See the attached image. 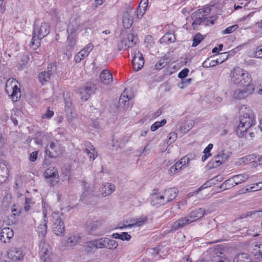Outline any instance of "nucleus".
<instances>
[{
    "mask_svg": "<svg viewBox=\"0 0 262 262\" xmlns=\"http://www.w3.org/2000/svg\"><path fill=\"white\" fill-rule=\"evenodd\" d=\"M72 166L68 165L62 169V174L65 177V179H67L68 181L70 179L71 175Z\"/></svg>",
    "mask_w": 262,
    "mask_h": 262,
    "instance_id": "42",
    "label": "nucleus"
},
{
    "mask_svg": "<svg viewBox=\"0 0 262 262\" xmlns=\"http://www.w3.org/2000/svg\"><path fill=\"white\" fill-rule=\"evenodd\" d=\"M93 48V46L92 43H89L86 47L84 48L75 57V60L76 62H79L82 59L86 57L91 51Z\"/></svg>",
    "mask_w": 262,
    "mask_h": 262,
    "instance_id": "19",
    "label": "nucleus"
},
{
    "mask_svg": "<svg viewBox=\"0 0 262 262\" xmlns=\"http://www.w3.org/2000/svg\"><path fill=\"white\" fill-rule=\"evenodd\" d=\"M233 262H251L247 256V254L243 253L235 255L233 259Z\"/></svg>",
    "mask_w": 262,
    "mask_h": 262,
    "instance_id": "36",
    "label": "nucleus"
},
{
    "mask_svg": "<svg viewBox=\"0 0 262 262\" xmlns=\"http://www.w3.org/2000/svg\"><path fill=\"white\" fill-rule=\"evenodd\" d=\"M191 18L193 20L192 24V26L193 29H195V26L198 25H205L208 26L209 24V20L207 19V17L205 16V15L201 13L200 10H196L193 12L191 15Z\"/></svg>",
    "mask_w": 262,
    "mask_h": 262,
    "instance_id": "11",
    "label": "nucleus"
},
{
    "mask_svg": "<svg viewBox=\"0 0 262 262\" xmlns=\"http://www.w3.org/2000/svg\"><path fill=\"white\" fill-rule=\"evenodd\" d=\"M8 256L12 260H21L23 259L24 255L17 248H14L8 253Z\"/></svg>",
    "mask_w": 262,
    "mask_h": 262,
    "instance_id": "26",
    "label": "nucleus"
},
{
    "mask_svg": "<svg viewBox=\"0 0 262 262\" xmlns=\"http://www.w3.org/2000/svg\"><path fill=\"white\" fill-rule=\"evenodd\" d=\"M13 235L14 233L11 229L10 228H4L0 232V240L4 243H6L7 242L5 239V237H6L8 239V242H9Z\"/></svg>",
    "mask_w": 262,
    "mask_h": 262,
    "instance_id": "22",
    "label": "nucleus"
},
{
    "mask_svg": "<svg viewBox=\"0 0 262 262\" xmlns=\"http://www.w3.org/2000/svg\"><path fill=\"white\" fill-rule=\"evenodd\" d=\"M198 10H200L201 13L203 14V15H205V16L207 17V16L210 14L211 12L210 8L205 6L201 9H199Z\"/></svg>",
    "mask_w": 262,
    "mask_h": 262,
    "instance_id": "54",
    "label": "nucleus"
},
{
    "mask_svg": "<svg viewBox=\"0 0 262 262\" xmlns=\"http://www.w3.org/2000/svg\"><path fill=\"white\" fill-rule=\"evenodd\" d=\"M255 57L262 58V46L256 48V51L255 52Z\"/></svg>",
    "mask_w": 262,
    "mask_h": 262,
    "instance_id": "59",
    "label": "nucleus"
},
{
    "mask_svg": "<svg viewBox=\"0 0 262 262\" xmlns=\"http://www.w3.org/2000/svg\"><path fill=\"white\" fill-rule=\"evenodd\" d=\"M169 58L166 56L162 57L155 64V69L157 70H160L164 68L169 62Z\"/></svg>",
    "mask_w": 262,
    "mask_h": 262,
    "instance_id": "33",
    "label": "nucleus"
},
{
    "mask_svg": "<svg viewBox=\"0 0 262 262\" xmlns=\"http://www.w3.org/2000/svg\"><path fill=\"white\" fill-rule=\"evenodd\" d=\"M148 0H141L139 6H141V8L143 9L146 10L148 6Z\"/></svg>",
    "mask_w": 262,
    "mask_h": 262,
    "instance_id": "63",
    "label": "nucleus"
},
{
    "mask_svg": "<svg viewBox=\"0 0 262 262\" xmlns=\"http://www.w3.org/2000/svg\"><path fill=\"white\" fill-rule=\"evenodd\" d=\"M96 88L95 85L86 86L84 88H82L80 90L79 95L81 99L83 100L86 101L90 96L94 93Z\"/></svg>",
    "mask_w": 262,
    "mask_h": 262,
    "instance_id": "17",
    "label": "nucleus"
},
{
    "mask_svg": "<svg viewBox=\"0 0 262 262\" xmlns=\"http://www.w3.org/2000/svg\"><path fill=\"white\" fill-rule=\"evenodd\" d=\"M38 151L31 152L29 155V160L31 162H35L37 159Z\"/></svg>",
    "mask_w": 262,
    "mask_h": 262,
    "instance_id": "58",
    "label": "nucleus"
},
{
    "mask_svg": "<svg viewBox=\"0 0 262 262\" xmlns=\"http://www.w3.org/2000/svg\"><path fill=\"white\" fill-rule=\"evenodd\" d=\"M235 185H238L245 182L249 178L248 175L246 174H240L232 176Z\"/></svg>",
    "mask_w": 262,
    "mask_h": 262,
    "instance_id": "31",
    "label": "nucleus"
},
{
    "mask_svg": "<svg viewBox=\"0 0 262 262\" xmlns=\"http://www.w3.org/2000/svg\"><path fill=\"white\" fill-rule=\"evenodd\" d=\"M63 147L57 142H49L46 147V154L50 158H58L63 154Z\"/></svg>",
    "mask_w": 262,
    "mask_h": 262,
    "instance_id": "5",
    "label": "nucleus"
},
{
    "mask_svg": "<svg viewBox=\"0 0 262 262\" xmlns=\"http://www.w3.org/2000/svg\"><path fill=\"white\" fill-rule=\"evenodd\" d=\"M238 26L237 25H234L232 26L229 27L224 30H223L222 31V33L223 34L231 33L235 31L238 28Z\"/></svg>",
    "mask_w": 262,
    "mask_h": 262,
    "instance_id": "49",
    "label": "nucleus"
},
{
    "mask_svg": "<svg viewBox=\"0 0 262 262\" xmlns=\"http://www.w3.org/2000/svg\"><path fill=\"white\" fill-rule=\"evenodd\" d=\"M98 226V222H93L91 223L87 227V230L89 232H92L95 230Z\"/></svg>",
    "mask_w": 262,
    "mask_h": 262,
    "instance_id": "51",
    "label": "nucleus"
},
{
    "mask_svg": "<svg viewBox=\"0 0 262 262\" xmlns=\"http://www.w3.org/2000/svg\"><path fill=\"white\" fill-rule=\"evenodd\" d=\"M260 214H262V211L260 210H254L252 211H249L242 214L239 219H243L247 217H250L252 219H257L260 215Z\"/></svg>",
    "mask_w": 262,
    "mask_h": 262,
    "instance_id": "27",
    "label": "nucleus"
},
{
    "mask_svg": "<svg viewBox=\"0 0 262 262\" xmlns=\"http://www.w3.org/2000/svg\"><path fill=\"white\" fill-rule=\"evenodd\" d=\"M133 23V17L128 12H126L123 17L122 24L126 29L129 28Z\"/></svg>",
    "mask_w": 262,
    "mask_h": 262,
    "instance_id": "28",
    "label": "nucleus"
},
{
    "mask_svg": "<svg viewBox=\"0 0 262 262\" xmlns=\"http://www.w3.org/2000/svg\"><path fill=\"white\" fill-rule=\"evenodd\" d=\"M94 243L96 249H102L103 248H106V247L105 237L95 239L94 240Z\"/></svg>",
    "mask_w": 262,
    "mask_h": 262,
    "instance_id": "38",
    "label": "nucleus"
},
{
    "mask_svg": "<svg viewBox=\"0 0 262 262\" xmlns=\"http://www.w3.org/2000/svg\"><path fill=\"white\" fill-rule=\"evenodd\" d=\"M223 61L224 60H219V58H217L216 60H210V64L211 65V67H213L217 64L222 63Z\"/></svg>",
    "mask_w": 262,
    "mask_h": 262,
    "instance_id": "62",
    "label": "nucleus"
},
{
    "mask_svg": "<svg viewBox=\"0 0 262 262\" xmlns=\"http://www.w3.org/2000/svg\"><path fill=\"white\" fill-rule=\"evenodd\" d=\"M49 32L50 26L47 23L45 22L39 23L38 21L35 20L30 45L31 46L35 45L36 47H38V44H39V40L46 36Z\"/></svg>",
    "mask_w": 262,
    "mask_h": 262,
    "instance_id": "2",
    "label": "nucleus"
},
{
    "mask_svg": "<svg viewBox=\"0 0 262 262\" xmlns=\"http://www.w3.org/2000/svg\"><path fill=\"white\" fill-rule=\"evenodd\" d=\"M202 66L206 68L211 67V65L210 64V60L209 58L206 59L202 63Z\"/></svg>",
    "mask_w": 262,
    "mask_h": 262,
    "instance_id": "64",
    "label": "nucleus"
},
{
    "mask_svg": "<svg viewBox=\"0 0 262 262\" xmlns=\"http://www.w3.org/2000/svg\"><path fill=\"white\" fill-rule=\"evenodd\" d=\"M205 209L202 208H200L198 209L192 211V212H191L190 214H188L187 216L192 223L202 217L205 214Z\"/></svg>",
    "mask_w": 262,
    "mask_h": 262,
    "instance_id": "20",
    "label": "nucleus"
},
{
    "mask_svg": "<svg viewBox=\"0 0 262 262\" xmlns=\"http://www.w3.org/2000/svg\"><path fill=\"white\" fill-rule=\"evenodd\" d=\"M236 185L234 184V180L233 179V178L232 177L224 181V182L223 183L222 185L220 186V188L221 189H223L224 190H227L231 188Z\"/></svg>",
    "mask_w": 262,
    "mask_h": 262,
    "instance_id": "34",
    "label": "nucleus"
},
{
    "mask_svg": "<svg viewBox=\"0 0 262 262\" xmlns=\"http://www.w3.org/2000/svg\"><path fill=\"white\" fill-rule=\"evenodd\" d=\"M152 205H164L167 203L164 193H157L155 192L152 194V199L151 202Z\"/></svg>",
    "mask_w": 262,
    "mask_h": 262,
    "instance_id": "18",
    "label": "nucleus"
},
{
    "mask_svg": "<svg viewBox=\"0 0 262 262\" xmlns=\"http://www.w3.org/2000/svg\"><path fill=\"white\" fill-rule=\"evenodd\" d=\"M55 70V67L54 64H50L48 67V71H43L38 74V78L40 82L44 84L50 79L51 76Z\"/></svg>",
    "mask_w": 262,
    "mask_h": 262,
    "instance_id": "13",
    "label": "nucleus"
},
{
    "mask_svg": "<svg viewBox=\"0 0 262 262\" xmlns=\"http://www.w3.org/2000/svg\"><path fill=\"white\" fill-rule=\"evenodd\" d=\"M99 79L102 83L107 85L113 81V76L109 71L103 70L100 73Z\"/></svg>",
    "mask_w": 262,
    "mask_h": 262,
    "instance_id": "21",
    "label": "nucleus"
},
{
    "mask_svg": "<svg viewBox=\"0 0 262 262\" xmlns=\"http://www.w3.org/2000/svg\"><path fill=\"white\" fill-rule=\"evenodd\" d=\"M231 81L236 84L245 86L251 85L252 81L251 75L243 69L236 67L230 74Z\"/></svg>",
    "mask_w": 262,
    "mask_h": 262,
    "instance_id": "3",
    "label": "nucleus"
},
{
    "mask_svg": "<svg viewBox=\"0 0 262 262\" xmlns=\"http://www.w3.org/2000/svg\"><path fill=\"white\" fill-rule=\"evenodd\" d=\"M147 221V218L146 216H141L139 218L134 219L133 220V223L130 224H128L124 226H119L118 228L123 229L125 227H132L133 226H141L144 223L146 222Z\"/></svg>",
    "mask_w": 262,
    "mask_h": 262,
    "instance_id": "25",
    "label": "nucleus"
},
{
    "mask_svg": "<svg viewBox=\"0 0 262 262\" xmlns=\"http://www.w3.org/2000/svg\"><path fill=\"white\" fill-rule=\"evenodd\" d=\"M44 176L51 186L56 185L58 182L59 175L57 169L55 167L48 168L45 172Z\"/></svg>",
    "mask_w": 262,
    "mask_h": 262,
    "instance_id": "10",
    "label": "nucleus"
},
{
    "mask_svg": "<svg viewBox=\"0 0 262 262\" xmlns=\"http://www.w3.org/2000/svg\"><path fill=\"white\" fill-rule=\"evenodd\" d=\"M92 196V194H91L89 191L86 190L83 192L80 199L83 202L87 201L88 199L91 198Z\"/></svg>",
    "mask_w": 262,
    "mask_h": 262,
    "instance_id": "53",
    "label": "nucleus"
},
{
    "mask_svg": "<svg viewBox=\"0 0 262 262\" xmlns=\"http://www.w3.org/2000/svg\"><path fill=\"white\" fill-rule=\"evenodd\" d=\"M247 158H249V162L252 167H256L258 165H262V156H261L252 154L247 155Z\"/></svg>",
    "mask_w": 262,
    "mask_h": 262,
    "instance_id": "24",
    "label": "nucleus"
},
{
    "mask_svg": "<svg viewBox=\"0 0 262 262\" xmlns=\"http://www.w3.org/2000/svg\"><path fill=\"white\" fill-rule=\"evenodd\" d=\"M115 190V186L114 184H105L102 187L101 191L103 196L110 195L113 193Z\"/></svg>",
    "mask_w": 262,
    "mask_h": 262,
    "instance_id": "30",
    "label": "nucleus"
},
{
    "mask_svg": "<svg viewBox=\"0 0 262 262\" xmlns=\"http://www.w3.org/2000/svg\"><path fill=\"white\" fill-rule=\"evenodd\" d=\"M6 92L13 102H16L20 97V90L18 81L15 79H10L6 83Z\"/></svg>",
    "mask_w": 262,
    "mask_h": 262,
    "instance_id": "4",
    "label": "nucleus"
},
{
    "mask_svg": "<svg viewBox=\"0 0 262 262\" xmlns=\"http://www.w3.org/2000/svg\"><path fill=\"white\" fill-rule=\"evenodd\" d=\"M189 71V70L187 68L182 70L178 74L179 78L181 79L184 78L187 76Z\"/></svg>",
    "mask_w": 262,
    "mask_h": 262,
    "instance_id": "56",
    "label": "nucleus"
},
{
    "mask_svg": "<svg viewBox=\"0 0 262 262\" xmlns=\"http://www.w3.org/2000/svg\"><path fill=\"white\" fill-rule=\"evenodd\" d=\"M177 135L176 133H170L168 136V139L167 141V144H169V145L172 144L176 141V140L177 139Z\"/></svg>",
    "mask_w": 262,
    "mask_h": 262,
    "instance_id": "50",
    "label": "nucleus"
},
{
    "mask_svg": "<svg viewBox=\"0 0 262 262\" xmlns=\"http://www.w3.org/2000/svg\"><path fill=\"white\" fill-rule=\"evenodd\" d=\"M129 136H125L118 142V140L115 139V137H114L113 139V146L117 147L123 146L125 144L129 141Z\"/></svg>",
    "mask_w": 262,
    "mask_h": 262,
    "instance_id": "32",
    "label": "nucleus"
},
{
    "mask_svg": "<svg viewBox=\"0 0 262 262\" xmlns=\"http://www.w3.org/2000/svg\"><path fill=\"white\" fill-rule=\"evenodd\" d=\"M29 61V57L28 55H23L21 57V59L19 63H18V65L19 66V68L20 69H23L27 65Z\"/></svg>",
    "mask_w": 262,
    "mask_h": 262,
    "instance_id": "47",
    "label": "nucleus"
},
{
    "mask_svg": "<svg viewBox=\"0 0 262 262\" xmlns=\"http://www.w3.org/2000/svg\"><path fill=\"white\" fill-rule=\"evenodd\" d=\"M204 39L203 36L200 33H198L193 38L192 47H196Z\"/></svg>",
    "mask_w": 262,
    "mask_h": 262,
    "instance_id": "43",
    "label": "nucleus"
},
{
    "mask_svg": "<svg viewBox=\"0 0 262 262\" xmlns=\"http://www.w3.org/2000/svg\"><path fill=\"white\" fill-rule=\"evenodd\" d=\"M218 177H216V178L209 180L208 181H207L206 182V185H208L209 187H210L213 185H215V181L218 180Z\"/></svg>",
    "mask_w": 262,
    "mask_h": 262,
    "instance_id": "60",
    "label": "nucleus"
},
{
    "mask_svg": "<svg viewBox=\"0 0 262 262\" xmlns=\"http://www.w3.org/2000/svg\"><path fill=\"white\" fill-rule=\"evenodd\" d=\"M84 247L85 251H86L87 252H92L93 249L95 248L94 240L91 242H86Z\"/></svg>",
    "mask_w": 262,
    "mask_h": 262,
    "instance_id": "46",
    "label": "nucleus"
},
{
    "mask_svg": "<svg viewBox=\"0 0 262 262\" xmlns=\"http://www.w3.org/2000/svg\"><path fill=\"white\" fill-rule=\"evenodd\" d=\"M80 239V237L78 236L73 235L70 236L66 239L67 246H74L79 242Z\"/></svg>",
    "mask_w": 262,
    "mask_h": 262,
    "instance_id": "37",
    "label": "nucleus"
},
{
    "mask_svg": "<svg viewBox=\"0 0 262 262\" xmlns=\"http://www.w3.org/2000/svg\"><path fill=\"white\" fill-rule=\"evenodd\" d=\"M79 18L76 17H71L67 30L68 33L76 34L80 28Z\"/></svg>",
    "mask_w": 262,
    "mask_h": 262,
    "instance_id": "15",
    "label": "nucleus"
},
{
    "mask_svg": "<svg viewBox=\"0 0 262 262\" xmlns=\"http://www.w3.org/2000/svg\"><path fill=\"white\" fill-rule=\"evenodd\" d=\"M133 67L135 71L141 70L144 64V60L142 54L138 52L132 60Z\"/></svg>",
    "mask_w": 262,
    "mask_h": 262,
    "instance_id": "14",
    "label": "nucleus"
},
{
    "mask_svg": "<svg viewBox=\"0 0 262 262\" xmlns=\"http://www.w3.org/2000/svg\"><path fill=\"white\" fill-rule=\"evenodd\" d=\"M69 34L67 39L68 48L71 50H72L75 46L77 37L76 34Z\"/></svg>",
    "mask_w": 262,
    "mask_h": 262,
    "instance_id": "29",
    "label": "nucleus"
},
{
    "mask_svg": "<svg viewBox=\"0 0 262 262\" xmlns=\"http://www.w3.org/2000/svg\"><path fill=\"white\" fill-rule=\"evenodd\" d=\"M246 87L242 89L236 90L233 94L235 99L241 100L244 99L252 94L254 88L252 85H245Z\"/></svg>",
    "mask_w": 262,
    "mask_h": 262,
    "instance_id": "12",
    "label": "nucleus"
},
{
    "mask_svg": "<svg viewBox=\"0 0 262 262\" xmlns=\"http://www.w3.org/2000/svg\"><path fill=\"white\" fill-rule=\"evenodd\" d=\"M88 144L90 145V148H91V149L92 150H93V152H91L90 151V150L88 149V148H85V151H86V152L90 159V160L93 161L96 158V157L97 156V155L95 153V148H94L93 145H91L90 142H87L86 145V146H88Z\"/></svg>",
    "mask_w": 262,
    "mask_h": 262,
    "instance_id": "39",
    "label": "nucleus"
},
{
    "mask_svg": "<svg viewBox=\"0 0 262 262\" xmlns=\"http://www.w3.org/2000/svg\"><path fill=\"white\" fill-rule=\"evenodd\" d=\"M130 238L131 236L127 232H123L120 234V239L122 241H128L130 239Z\"/></svg>",
    "mask_w": 262,
    "mask_h": 262,
    "instance_id": "55",
    "label": "nucleus"
},
{
    "mask_svg": "<svg viewBox=\"0 0 262 262\" xmlns=\"http://www.w3.org/2000/svg\"><path fill=\"white\" fill-rule=\"evenodd\" d=\"M252 254L257 258H262V244H255L253 248Z\"/></svg>",
    "mask_w": 262,
    "mask_h": 262,
    "instance_id": "35",
    "label": "nucleus"
},
{
    "mask_svg": "<svg viewBox=\"0 0 262 262\" xmlns=\"http://www.w3.org/2000/svg\"><path fill=\"white\" fill-rule=\"evenodd\" d=\"M190 223L191 222L187 215L184 217H181L173 224L169 232H174Z\"/></svg>",
    "mask_w": 262,
    "mask_h": 262,
    "instance_id": "16",
    "label": "nucleus"
},
{
    "mask_svg": "<svg viewBox=\"0 0 262 262\" xmlns=\"http://www.w3.org/2000/svg\"><path fill=\"white\" fill-rule=\"evenodd\" d=\"M246 111L240 117L239 123L237 127L236 133L239 137L246 135L248 129L254 124V116L252 111L245 107Z\"/></svg>",
    "mask_w": 262,
    "mask_h": 262,
    "instance_id": "1",
    "label": "nucleus"
},
{
    "mask_svg": "<svg viewBox=\"0 0 262 262\" xmlns=\"http://www.w3.org/2000/svg\"><path fill=\"white\" fill-rule=\"evenodd\" d=\"M146 10L141 8V6H139L136 11L137 18H141L145 13Z\"/></svg>",
    "mask_w": 262,
    "mask_h": 262,
    "instance_id": "52",
    "label": "nucleus"
},
{
    "mask_svg": "<svg viewBox=\"0 0 262 262\" xmlns=\"http://www.w3.org/2000/svg\"><path fill=\"white\" fill-rule=\"evenodd\" d=\"M137 41V36L133 33H128L126 36L121 40L118 46L120 50L127 49L134 47Z\"/></svg>",
    "mask_w": 262,
    "mask_h": 262,
    "instance_id": "9",
    "label": "nucleus"
},
{
    "mask_svg": "<svg viewBox=\"0 0 262 262\" xmlns=\"http://www.w3.org/2000/svg\"><path fill=\"white\" fill-rule=\"evenodd\" d=\"M166 123V120L165 119H163L161 121H157L151 126L150 129L151 131H155L159 127L164 125Z\"/></svg>",
    "mask_w": 262,
    "mask_h": 262,
    "instance_id": "45",
    "label": "nucleus"
},
{
    "mask_svg": "<svg viewBox=\"0 0 262 262\" xmlns=\"http://www.w3.org/2000/svg\"><path fill=\"white\" fill-rule=\"evenodd\" d=\"M194 124V122L192 120H187L183 125L182 127V129L183 130L184 132H187L189 131Z\"/></svg>",
    "mask_w": 262,
    "mask_h": 262,
    "instance_id": "44",
    "label": "nucleus"
},
{
    "mask_svg": "<svg viewBox=\"0 0 262 262\" xmlns=\"http://www.w3.org/2000/svg\"><path fill=\"white\" fill-rule=\"evenodd\" d=\"M167 203L173 200L178 195V190L174 188H170L163 192Z\"/></svg>",
    "mask_w": 262,
    "mask_h": 262,
    "instance_id": "23",
    "label": "nucleus"
},
{
    "mask_svg": "<svg viewBox=\"0 0 262 262\" xmlns=\"http://www.w3.org/2000/svg\"><path fill=\"white\" fill-rule=\"evenodd\" d=\"M230 156V152L224 150L220 151L217 155L214 156L208 164L209 168L218 167L222 163L226 162Z\"/></svg>",
    "mask_w": 262,
    "mask_h": 262,
    "instance_id": "7",
    "label": "nucleus"
},
{
    "mask_svg": "<svg viewBox=\"0 0 262 262\" xmlns=\"http://www.w3.org/2000/svg\"><path fill=\"white\" fill-rule=\"evenodd\" d=\"M47 232V225L46 223L42 225H40L38 227V233L39 236L44 238Z\"/></svg>",
    "mask_w": 262,
    "mask_h": 262,
    "instance_id": "41",
    "label": "nucleus"
},
{
    "mask_svg": "<svg viewBox=\"0 0 262 262\" xmlns=\"http://www.w3.org/2000/svg\"><path fill=\"white\" fill-rule=\"evenodd\" d=\"M62 214L59 212H54L52 214L53 217V231L54 233L58 236H61L64 233V226L62 220Z\"/></svg>",
    "mask_w": 262,
    "mask_h": 262,
    "instance_id": "6",
    "label": "nucleus"
},
{
    "mask_svg": "<svg viewBox=\"0 0 262 262\" xmlns=\"http://www.w3.org/2000/svg\"><path fill=\"white\" fill-rule=\"evenodd\" d=\"M54 115V112L52 111H50L49 108H48L47 112L42 116L43 118H50Z\"/></svg>",
    "mask_w": 262,
    "mask_h": 262,
    "instance_id": "61",
    "label": "nucleus"
},
{
    "mask_svg": "<svg viewBox=\"0 0 262 262\" xmlns=\"http://www.w3.org/2000/svg\"><path fill=\"white\" fill-rule=\"evenodd\" d=\"M67 120L68 122L72 125V122L75 119V116L71 111L67 112Z\"/></svg>",
    "mask_w": 262,
    "mask_h": 262,
    "instance_id": "57",
    "label": "nucleus"
},
{
    "mask_svg": "<svg viewBox=\"0 0 262 262\" xmlns=\"http://www.w3.org/2000/svg\"><path fill=\"white\" fill-rule=\"evenodd\" d=\"M39 247V254L41 258L44 262H51V251L50 245L43 239L40 241Z\"/></svg>",
    "mask_w": 262,
    "mask_h": 262,
    "instance_id": "8",
    "label": "nucleus"
},
{
    "mask_svg": "<svg viewBox=\"0 0 262 262\" xmlns=\"http://www.w3.org/2000/svg\"><path fill=\"white\" fill-rule=\"evenodd\" d=\"M106 248L109 250L116 249L118 246V244L116 241L108 238H106Z\"/></svg>",
    "mask_w": 262,
    "mask_h": 262,
    "instance_id": "40",
    "label": "nucleus"
},
{
    "mask_svg": "<svg viewBox=\"0 0 262 262\" xmlns=\"http://www.w3.org/2000/svg\"><path fill=\"white\" fill-rule=\"evenodd\" d=\"M144 42L146 45V47L148 48H150L154 45V39L150 35H147L146 36Z\"/></svg>",
    "mask_w": 262,
    "mask_h": 262,
    "instance_id": "48",
    "label": "nucleus"
}]
</instances>
